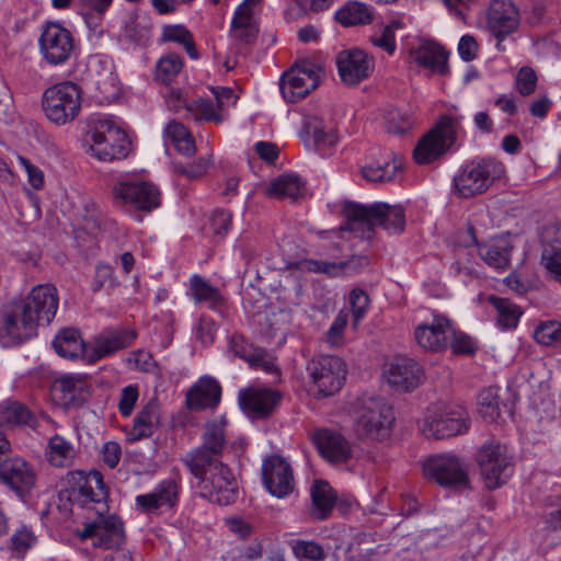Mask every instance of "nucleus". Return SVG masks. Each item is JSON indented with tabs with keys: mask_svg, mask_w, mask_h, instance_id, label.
Returning <instances> with one entry per match:
<instances>
[{
	"mask_svg": "<svg viewBox=\"0 0 561 561\" xmlns=\"http://www.w3.org/2000/svg\"><path fill=\"white\" fill-rule=\"evenodd\" d=\"M321 67L310 60H302L286 71L279 89L287 102L296 103L306 98L320 82Z\"/></svg>",
	"mask_w": 561,
	"mask_h": 561,
	"instance_id": "4468645a",
	"label": "nucleus"
},
{
	"mask_svg": "<svg viewBox=\"0 0 561 561\" xmlns=\"http://www.w3.org/2000/svg\"><path fill=\"white\" fill-rule=\"evenodd\" d=\"M160 424V407L157 400H150L137 414L131 430L133 439L151 436Z\"/></svg>",
	"mask_w": 561,
	"mask_h": 561,
	"instance_id": "72a5a7b5",
	"label": "nucleus"
},
{
	"mask_svg": "<svg viewBox=\"0 0 561 561\" xmlns=\"http://www.w3.org/2000/svg\"><path fill=\"white\" fill-rule=\"evenodd\" d=\"M148 30L142 25L138 18L130 15L124 24V35L133 42L139 43L147 37Z\"/></svg>",
	"mask_w": 561,
	"mask_h": 561,
	"instance_id": "774afa93",
	"label": "nucleus"
},
{
	"mask_svg": "<svg viewBox=\"0 0 561 561\" xmlns=\"http://www.w3.org/2000/svg\"><path fill=\"white\" fill-rule=\"evenodd\" d=\"M83 141L87 153L104 162L124 159L130 151L127 134L108 118L95 119Z\"/></svg>",
	"mask_w": 561,
	"mask_h": 561,
	"instance_id": "7ed1b4c3",
	"label": "nucleus"
},
{
	"mask_svg": "<svg viewBox=\"0 0 561 561\" xmlns=\"http://www.w3.org/2000/svg\"><path fill=\"white\" fill-rule=\"evenodd\" d=\"M328 207L334 210H404L410 207L408 204H388L385 202H376L370 205L359 204L348 198L341 197L335 201L329 202Z\"/></svg>",
	"mask_w": 561,
	"mask_h": 561,
	"instance_id": "de8ad7c7",
	"label": "nucleus"
},
{
	"mask_svg": "<svg viewBox=\"0 0 561 561\" xmlns=\"http://www.w3.org/2000/svg\"><path fill=\"white\" fill-rule=\"evenodd\" d=\"M137 336L135 330L124 327L108 328L93 340L89 360L94 363L133 344Z\"/></svg>",
	"mask_w": 561,
	"mask_h": 561,
	"instance_id": "412c9836",
	"label": "nucleus"
},
{
	"mask_svg": "<svg viewBox=\"0 0 561 561\" xmlns=\"http://www.w3.org/2000/svg\"><path fill=\"white\" fill-rule=\"evenodd\" d=\"M265 195L279 199L297 202L310 197L306 181L297 173H284L271 181Z\"/></svg>",
	"mask_w": 561,
	"mask_h": 561,
	"instance_id": "c85d7f7f",
	"label": "nucleus"
},
{
	"mask_svg": "<svg viewBox=\"0 0 561 561\" xmlns=\"http://www.w3.org/2000/svg\"><path fill=\"white\" fill-rule=\"evenodd\" d=\"M193 299L199 304H206L213 310H219L224 302L220 290L198 274H194L188 282Z\"/></svg>",
	"mask_w": 561,
	"mask_h": 561,
	"instance_id": "c9c22d12",
	"label": "nucleus"
},
{
	"mask_svg": "<svg viewBox=\"0 0 561 561\" xmlns=\"http://www.w3.org/2000/svg\"><path fill=\"white\" fill-rule=\"evenodd\" d=\"M38 324L20 299L5 304L0 310V341L5 346L25 342L37 334Z\"/></svg>",
	"mask_w": 561,
	"mask_h": 561,
	"instance_id": "6e6552de",
	"label": "nucleus"
},
{
	"mask_svg": "<svg viewBox=\"0 0 561 561\" xmlns=\"http://www.w3.org/2000/svg\"><path fill=\"white\" fill-rule=\"evenodd\" d=\"M180 491L181 485L175 480H162L152 491L137 495L135 507L146 515H159L162 512L172 511L179 504Z\"/></svg>",
	"mask_w": 561,
	"mask_h": 561,
	"instance_id": "2eb2a0df",
	"label": "nucleus"
},
{
	"mask_svg": "<svg viewBox=\"0 0 561 561\" xmlns=\"http://www.w3.org/2000/svg\"><path fill=\"white\" fill-rule=\"evenodd\" d=\"M477 461L489 490H495L506 483L513 471L505 448L493 440L482 445L478 451Z\"/></svg>",
	"mask_w": 561,
	"mask_h": 561,
	"instance_id": "ddd939ff",
	"label": "nucleus"
},
{
	"mask_svg": "<svg viewBox=\"0 0 561 561\" xmlns=\"http://www.w3.org/2000/svg\"><path fill=\"white\" fill-rule=\"evenodd\" d=\"M183 60L179 55L169 54L161 57L156 66V79L170 83L182 70Z\"/></svg>",
	"mask_w": 561,
	"mask_h": 561,
	"instance_id": "3c124183",
	"label": "nucleus"
},
{
	"mask_svg": "<svg viewBox=\"0 0 561 561\" xmlns=\"http://www.w3.org/2000/svg\"><path fill=\"white\" fill-rule=\"evenodd\" d=\"M56 353L64 357L73 359L84 351V343L78 330L68 328L61 330L53 341Z\"/></svg>",
	"mask_w": 561,
	"mask_h": 561,
	"instance_id": "ea45409f",
	"label": "nucleus"
},
{
	"mask_svg": "<svg viewBox=\"0 0 561 561\" xmlns=\"http://www.w3.org/2000/svg\"><path fill=\"white\" fill-rule=\"evenodd\" d=\"M238 399L240 408L248 416L262 419L273 412L280 396L277 391L267 388H248L239 391Z\"/></svg>",
	"mask_w": 561,
	"mask_h": 561,
	"instance_id": "a878e982",
	"label": "nucleus"
},
{
	"mask_svg": "<svg viewBox=\"0 0 561 561\" xmlns=\"http://www.w3.org/2000/svg\"><path fill=\"white\" fill-rule=\"evenodd\" d=\"M96 89L104 95V98H114L119 92L118 81L112 70H105L99 75L95 80Z\"/></svg>",
	"mask_w": 561,
	"mask_h": 561,
	"instance_id": "052dcab7",
	"label": "nucleus"
},
{
	"mask_svg": "<svg viewBox=\"0 0 561 561\" xmlns=\"http://www.w3.org/2000/svg\"><path fill=\"white\" fill-rule=\"evenodd\" d=\"M210 167V161L206 158H199L196 162L188 165L175 164L174 169L188 180H197L206 174Z\"/></svg>",
	"mask_w": 561,
	"mask_h": 561,
	"instance_id": "bf43d9fd",
	"label": "nucleus"
},
{
	"mask_svg": "<svg viewBox=\"0 0 561 561\" xmlns=\"http://www.w3.org/2000/svg\"><path fill=\"white\" fill-rule=\"evenodd\" d=\"M448 346H450L454 353L457 354H473L476 351V346L471 337L462 332H457L454 328Z\"/></svg>",
	"mask_w": 561,
	"mask_h": 561,
	"instance_id": "338daca9",
	"label": "nucleus"
},
{
	"mask_svg": "<svg viewBox=\"0 0 561 561\" xmlns=\"http://www.w3.org/2000/svg\"><path fill=\"white\" fill-rule=\"evenodd\" d=\"M0 419L13 425H28L33 427L36 420L32 412L22 403L9 402L0 407Z\"/></svg>",
	"mask_w": 561,
	"mask_h": 561,
	"instance_id": "09e8293b",
	"label": "nucleus"
},
{
	"mask_svg": "<svg viewBox=\"0 0 561 561\" xmlns=\"http://www.w3.org/2000/svg\"><path fill=\"white\" fill-rule=\"evenodd\" d=\"M541 263L553 280L561 285V248H547L542 251Z\"/></svg>",
	"mask_w": 561,
	"mask_h": 561,
	"instance_id": "6e6d98bb",
	"label": "nucleus"
},
{
	"mask_svg": "<svg viewBox=\"0 0 561 561\" xmlns=\"http://www.w3.org/2000/svg\"><path fill=\"white\" fill-rule=\"evenodd\" d=\"M414 61L432 72L446 75L448 72L447 51L433 41L423 42L417 48L411 50Z\"/></svg>",
	"mask_w": 561,
	"mask_h": 561,
	"instance_id": "473e14b6",
	"label": "nucleus"
},
{
	"mask_svg": "<svg viewBox=\"0 0 561 561\" xmlns=\"http://www.w3.org/2000/svg\"><path fill=\"white\" fill-rule=\"evenodd\" d=\"M489 301L497 312V325L501 329L511 330L516 328L522 316V311L518 306L513 304L507 298H501L495 296H491L489 298Z\"/></svg>",
	"mask_w": 561,
	"mask_h": 561,
	"instance_id": "c03bdc74",
	"label": "nucleus"
},
{
	"mask_svg": "<svg viewBox=\"0 0 561 561\" xmlns=\"http://www.w3.org/2000/svg\"><path fill=\"white\" fill-rule=\"evenodd\" d=\"M39 54L51 66L66 64L75 51V38L71 32L58 22L43 25L38 37Z\"/></svg>",
	"mask_w": 561,
	"mask_h": 561,
	"instance_id": "f8f14e48",
	"label": "nucleus"
},
{
	"mask_svg": "<svg viewBox=\"0 0 561 561\" xmlns=\"http://www.w3.org/2000/svg\"><path fill=\"white\" fill-rule=\"evenodd\" d=\"M138 396L137 386L130 385L123 388L118 402V411L123 416H129L131 414Z\"/></svg>",
	"mask_w": 561,
	"mask_h": 561,
	"instance_id": "0e129e2a",
	"label": "nucleus"
},
{
	"mask_svg": "<svg viewBox=\"0 0 561 561\" xmlns=\"http://www.w3.org/2000/svg\"><path fill=\"white\" fill-rule=\"evenodd\" d=\"M369 297L363 289H353L350 294V304L352 307L353 325L356 328L359 322L364 319L368 307Z\"/></svg>",
	"mask_w": 561,
	"mask_h": 561,
	"instance_id": "864d4df0",
	"label": "nucleus"
},
{
	"mask_svg": "<svg viewBox=\"0 0 561 561\" xmlns=\"http://www.w3.org/2000/svg\"><path fill=\"white\" fill-rule=\"evenodd\" d=\"M115 198L138 210H151L161 205L159 188L148 182H121L114 187Z\"/></svg>",
	"mask_w": 561,
	"mask_h": 561,
	"instance_id": "aec40b11",
	"label": "nucleus"
},
{
	"mask_svg": "<svg viewBox=\"0 0 561 561\" xmlns=\"http://www.w3.org/2000/svg\"><path fill=\"white\" fill-rule=\"evenodd\" d=\"M20 300L38 327L49 324L54 320L59 305L58 290L51 284L34 286Z\"/></svg>",
	"mask_w": 561,
	"mask_h": 561,
	"instance_id": "dca6fc26",
	"label": "nucleus"
},
{
	"mask_svg": "<svg viewBox=\"0 0 561 561\" xmlns=\"http://www.w3.org/2000/svg\"><path fill=\"white\" fill-rule=\"evenodd\" d=\"M76 458L73 444L61 435H54L47 446V459L55 467L70 466Z\"/></svg>",
	"mask_w": 561,
	"mask_h": 561,
	"instance_id": "37998d69",
	"label": "nucleus"
},
{
	"mask_svg": "<svg viewBox=\"0 0 561 561\" xmlns=\"http://www.w3.org/2000/svg\"><path fill=\"white\" fill-rule=\"evenodd\" d=\"M307 373L318 396L329 397L342 388L346 376V366L337 356L321 355L308 363Z\"/></svg>",
	"mask_w": 561,
	"mask_h": 561,
	"instance_id": "9b49d317",
	"label": "nucleus"
},
{
	"mask_svg": "<svg viewBox=\"0 0 561 561\" xmlns=\"http://www.w3.org/2000/svg\"><path fill=\"white\" fill-rule=\"evenodd\" d=\"M339 75L347 85H356L374 70V59L362 49L343 50L336 56Z\"/></svg>",
	"mask_w": 561,
	"mask_h": 561,
	"instance_id": "5701e85b",
	"label": "nucleus"
},
{
	"mask_svg": "<svg viewBox=\"0 0 561 561\" xmlns=\"http://www.w3.org/2000/svg\"><path fill=\"white\" fill-rule=\"evenodd\" d=\"M294 557L298 561H324V548L313 540L294 539L288 542Z\"/></svg>",
	"mask_w": 561,
	"mask_h": 561,
	"instance_id": "49530a36",
	"label": "nucleus"
},
{
	"mask_svg": "<svg viewBox=\"0 0 561 561\" xmlns=\"http://www.w3.org/2000/svg\"><path fill=\"white\" fill-rule=\"evenodd\" d=\"M82 91L71 81L47 88L42 98L46 117L57 125H66L75 121L80 113Z\"/></svg>",
	"mask_w": 561,
	"mask_h": 561,
	"instance_id": "423d86ee",
	"label": "nucleus"
},
{
	"mask_svg": "<svg viewBox=\"0 0 561 561\" xmlns=\"http://www.w3.org/2000/svg\"><path fill=\"white\" fill-rule=\"evenodd\" d=\"M348 321V312L341 310L335 317L332 325L328 331V342L333 346H339L343 340V331Z\"/></svg>",
	"mask_w": 561,
	"mask_h": 561,
	"instance_id": "680f3d73",
	"label": "nucleus"
},
{
	"mask_svg": "<svg viewBox=\"0 0 561 561\" xmlns=\"http://www.w3.org/2000/svg\"><path fill=\"white\" fill-rule=\"evenodd\" d=\"M300 138L307 148L321 156L330 154L339 139L333 124L316 115L305 118Z\"/></svg>",
	"mask_w": 561,
	"mask_h": 561,
	"instance_id": "a211bd4d",
	"label": "nucleus"
},
{
	"mask_svg": "<svg viewBox=\"0 0 561 561\" xmlns=\"http://www.w3.org/2000/svg\"><path fill=\"white\" fill-rule=\"evenodd\" d=\"M312 515L319 520L327 519L335 505L336 493L324 480H317L311 486Z\"/></svg>",
	"mask_w": 561,
	"mask_h": 561,
	"instance_id": "f704fd0d",
	"label": "nucleus"
},
{
	"mask_svg": "<svg viewBox=\"0 0 561 561\" xmlns=\"http://www.w3.org/2000/svg\"><path fill=\"white\" fill-rule=\"evenodd\" d=\"M249 366L254 369H261L264 373L274 377L275 379H278L280 376L274 356L261 347L253 356V359L250 360Z\"/></svg>",
	"mask_w": 561,
	"mask_h": 561,
	"instance_id": "4d7b16f0",
	"label": "nucleus"
},
{
	"mask_svg": "<svg viewBox=\"0 0 561 561\" xmlns=\"http://www.w3.org/2000/svg\"><path fill=\"white\" fill-rule=\"evenodd\" d=\"M302 268L312 273H322L329 276H336L340 274L341 265L335 262H327L321 260H305L301 262Z\"/></svg>",
	"mask_w": 561,
	"mask_h": 561,
	"instance_id": "69168bd1",
	"label": "nucleus"
},
{
	"mask_svg": "<svg viewBox=\"0 0 561 561\" xmlns=\"http://www.w3.org/2000/svg\"><path fill=\"white\" fill-rule=\"evenodd\" d=\"M453 327L450 321L442 316H434L432 322L422 323L414 330L417 344L428 351H444L449 345Z\"/></svg>",
	"mask_w": 561,
	"mask_h": 561,
	"instance_id": "393cba45",
	"label": "nucleus"
},
{
	"mask_svg": "<svg viewBox=\"0 0 561 561\" xmlns=\"http://www.w3.org/2000/svg\"><path fill=\"white\" fill-rule=\"evenodd\" d=\"M388 382L398 391H412L422 381L423 369L417 362L412 358L398 356L394 357L385 370Z\"/></svg>",
	"mask_w": 561,
	"mask_h": 561,
	"instance_id": "b1692460",
	"label": "nucleus"
},
{
	"mask_svg": "<svg viewBox=\"0 0 561 561\" xmlns=\"http://www.w3.org/2000/svg\"><path fill=\"white\" fill-rule=\"evenodd\" d=\"M542 251L547 248H561V224L551 222L542 228L540 233Z\"/></svg>",
	"mask_w": 561,
	"mask_h": 561,
	"instance_id": "e2e57ef3",
	"label": "nucleus"
},
{
	"mask_svg": "<svg viewBox=\"0 0 561 561\" xmlns=\"http://www.w3.org/2000/svg\"><path fill=\"white\" fill-rule=\"evenodd\" d=\"M414 121L411 115L401 110H391L385 116L387 131L401 135L412 128Z\"/></svg>",
	"mask_w": 561,
	"mask_h": 561,
	"instance_id": "603ef678",
	"label": "nucleus"
},
{
	"mask_svg": "<svg viewBox=\"0 0 561 561\" xmlns=\"http://www.w3.org/2000/svg\"><path fill=\"white\" fill-rule=\"evenodd\" d=\"M260 2L261 0H243L236 9L230 30V34L234 39L244 44L255 42L259 28L253 19L252 8Z\"/></svg>",
	"mask_w": 561,
	"mask_h": 561,
	"instance_id": "7c9ffc66",
	"label": "nucleus"
},
{
	"mask_svg": "<svg viewBox=\"0 0 561 561\" xmlns=\"http://www.w3.org/2000/svg\"><path fill=\"white\" fill-rule=\"evenodd\" d=\"M260 347L253 346L242 335H232L229 337L228 352L233 356L245 360L248 364L259 351Z\"/></svg>",
	"mask_w": 561,
	"mask_h": 561,
	"instance_id": "5fc2aeb1",
	"label": "nucleus"
},
{
	"mask_svg": "<svg viewBox=\"0 0 561 561\" xmlns=\"http://www.w3.org/2000/svg\"><path fill=\"white\" fill-rule=\"evenodd\" d=\"M394 415L379 397L362 398L354 412L353 431L359 439L382 440L389 437Z\"/></svg>",
	"mask_w": 561,
	"mask_h": 561,
	"instance_id": "20e7f679",
	"label": "nucleus"
},
{
	"mask_svg": "<svg viewBox=\"0 0 561 561\" xmlns=\"http://www.w3.org/2000/svg\"><path fill=\"white\" fill-rule=\"evenodd\" d=\"M537 85V75L530 67H523L516 76V89L522 95H530Z\"/></svg>",
	"mask_w": 561,
	"mask_h": 561,
	"instance_id": "13d9d810",
	"label": "nucleus"
},
{
	"mask_svg": "<svg viewBox=\"0 0 561 561\" xmlns=\"http://www.w3.org/2000/svg\"><path fill=\"white\" fill-rule=\"evenodd\" d=\"M346 227L341 226L339 231L356 230L362 226L370 229L379 226L390 233L402 232L405 225L404 213H352Z\"/></svg>",
	"mask_w": 561,
	"mask_h": 561,
	"instance_id": "cd10ccee",
	"label": "nucleus"
},
{
	"mask_svg": "<svg viewBox=\"0 0 561 561\" xmlns=\"http://www.w3.org/2000/svg\"><path fill=\"white\" fill-rule=\"evenodd\" d=\"M75 484L69 499L82 507L95 510V517L88 518L79 531L81 539H92L94 547L119 548L125 541L123 520L115 514H107V490L101 472L93 470L89 476L79 471L69 474Z\"/></svg>",
	"mask_w": 561,
	"mask_h": 561,
	"instance_id": "f03ea898",
	"label": "nucleus"
},
{
	"mask_svg": "<svg viewBox=\"0 0 561 561\" xmlns=\"http://www.w3.org/2000/svg\"><path fill=\"white\" fill-rule=\"evenodd\" d=\"M37 537L33 529L26 525L18 527L3 547L9 557L15 560H22L25 554L35 546Z\"/></svg>",
	"mask_w": 561,
	"mask_h": 561,
	"instance_id": "4c0bfd02",
	"label": "nucleus"
},
{
	"mask_svg": "<svg viewBox=\"0 0 561 561\" xmlns=\"http://www.w3.org/2000/svg\"><path fill=\"white\" fill-rule=\"evenodd\" d=\"M221 397V387L213 377H202L187 392L186 404L190 410L214 409Z\"/></svg>",
	"mask_w": 561,
	"mask_h": 561,
	"instance_id": "c756f323",
	"label": "nucleus"
},
{
	"mask_svg": "<svg viewBox=\"0 0 561 561\" xmlns=\"http://www.w3.org/2000/svg\"><path fill=\"white\" fill-rule=\"evenodd\" d=\"M335 20L344 26L366 25L373 22V9L358 1H350L335 12Z\"/></svg>",
	"mask_w": 561,
	"mask_h": 561,
	"instance_id": "e433bc0d",
	"label": "nucleus"
},
{
	"mask_svg": "<svg viewBox=\"0 0 561 561\" xmlns=\"http://www.w3.org/2000/svg\"><path fill=\"white\" fill-rule=\"evenodd\" d=\"M461 131L460 119L453 116H442L417 142L413 158L419 164L431 163L443 156L457 140Z\"/></svg>",
	"mask_w": 561,
	"mask_h": 561,
	"instance_id": "0eeeda50",
	"label": "nucleus"
},
{
	"mask_svg": "<svg viewBox=\"0 0 561 561\" xmlns=\"http://www.w3.org/2000/svg\"><path fill=\"white\" fill-rule=\"evenodd\" d=\"M36 474L33 467L21 457H5L0 462V483L13 491L19 497L27 495L35 485Z\"/></svg>",
	"mask_w": 561,
	"mask_h": 561,
	"instance_id": "f3484780",
	"label": "nucleus"
},
{
	"mask_svg": "<svg viewBox=\"0 0 561 561\" xmlns=\"http://www.w3.org/2000/svg\"><path fill=\"white\" fill-rule=\"evenodd\" d=\"M313 440L320 455L331 463H345L353 456L350 442L335 431L320 430Z\"/></svg>",
	"mask_w": 561,
	"mask_h": 561,
	"instance_id": "bb28decb",
	"label": "nucleus"
},
{
	"mask_svg": "<svg viewBox=\"0 0 561 561\" xmlns=\"http://www.w3.org/2000/svg\"><path fill=\"white\" fill-rule=\"evenodd\" d=\"M262 478L273 496L282 499L294 490L293 469L287 460L278 455H272L263 461Z\"/></svg>",
	"mask_w": 561,
	"mask_h": 561,
	"instance_id": "6ab92c4d",
	"label": "nucleus"
},
{
	"mask_svg": "<svg viewBox=\"0 0 561 561\" xmlns=\"http://www.w3.org/2000/svg\"><path fill=\"white\" fill-rule=\"evenodd\" d=\"M486 25L495 38H506L517 31L520 14L511 0H493L488 10Z\"/></svg>",
	"mask_w": 561,
	"mask_h": 561,
	"instance_id": "4be33fe9",
	"label": "nucleus"
},
{
	"mask_svg": "<svg viewBox=\"0 0 561 561\" xmlns=\"http://www.w3.org/2000/svg\"><path fill=\"white\" fill-rule=\"evenodd\" d=\"M512 248L505 241L486 244L480 248L482 260L492 267L505 268L510 264Z\"/></svg>",
	"mask_w": 561,
	"mask_h": 561,
	"instance_id": "a18cd8bd",
	"label": "nucleus"
},
{
	"mask_svg": "<svg viewBox=\"0 0 561 561\" xmlns=\"http://www.w3.org/2000/svg\"><path fill=\"white\" fill-rule=\"evenodd\" d=\"M505 409L506 404L500 398V388L489 387L481 390L478 397V411L485 422L497 421Z\"/></svg>",
	"mask_w": 561,
	"mask_h": 561,
	"instance_id": "58836bf2",
	"label": "nucleus"
},
{
	"mask_svg": "<svg viewBox=\"0 0 561 561\" xmlns=\"http://www.w3.org/2000/svg\"><path fill=\"white\" fill-rule=\"evenodd\" d=\"M165 141L172 144L176 151L190 157L195 153L196 146L187 128L176 121H171L164 129Z\"/></svg>",
	"mask_w": 561,
	"mask_h": 561,
	"instance_id": "79ce46f5",
	"label": "nucleus"
},
{
	"mask_svg": "<svg viewBox=\"0 0 561 561\" xmlns=\"http://www.w3.org/2000/svg\"><path fill=\"white\" fill-rule=\"evenodd\" d=\"M402 168V160L392 157L391 160L376 161L362 168V175L365 180L374 183L392 181Z\"/></svg>",
	"mask_w": 561,
	"mask_h": 561,
	"instance_id": "a19ab883",
	"label": "nucleus"
},
{
	"mask_svg": "<svg viewBox=\"0 0 561 561\" xmlns=\"http://www.w3.org/2000/svg\"><path fill=\"white\" fill-rule=\"evenodd\" d=\"M469 426V416L463 408L439 405L427 410L422 432L427 437L443 439L465 434Z\"/></svg>",
	"mask_w": 561,
	"mask_h": 561,
	"instance_id": "1a4fd4ad",
	"label": "nucleus"
},
{
	"mask_svg": "<svg viewBox=\"0 0 561 561\" xmlns=\"http://www.w3.org/2000/svg\"><path fill=\"white\" fill-rule=\"evenodd\" d=\"M426 479L444 488H468L469 472L467 465L457 455L444 453L428 457L423 463Z\"/></svg>",
	"mask_w": 561,
	"mask_h": 561,
	"instance_id": "9d476101",
	"label": "nucleus"
},
{
	"mask_svg": "<svg viewBox=\"0 0 561 561\" xmlns=\"http://www.w3.org/2000/svg\"><path fill=\"white\" fill-rule=\"evenodd\" d=\"M534 339L543 346L561 345V322L548 320L539 323L534 331Z\"/></svg>",
	"mask_w": 561,
	"mask_h": 561,
	"instance_id": "8fccbe9b",
	"label": "nucleus"
},
{
	"mask_svg": "<svg viewBox=\"0 0 561 561\" xmlns=\"http://www.w3.org/2000/svg\"><path fill=\"white\" fill-rule=\"evenodd\" d=\"M224 424L207 423L203 444L182 457V462L196 479L199 495L219 505H229L237 500L238 485L231 470L221 462L225 448Z\"/></svg>",
	"mask_w": 561,
	"mask_h": 561,
	"instance_id": "f257e3e1",
	"label": "nucleus"
},
{
	"mask_svg": "<svg viewBox=\"0 0 561 561\" xmlns=\"http://www.w3.org/2000/svg\"><path fill=\"white\" fill-rule=\"evenodd\" d=\"M54 397L67 408H77L83 404L88 397L84 380L79 376H62L55 380L51 387Z\"/></svg>",
	"mask_w": 561,
	"mask_h": 561,
	"instance_id": "2f4dec72",
	"label": "nucleus"
},
{
	"mask_svg": "<svg viewBox=\"0 0 561 561\" xmlns=\"http://www.w3.org/2000/svg\"><path fill=\"white\" fill-rule=\"evenodd\" d=\"M505 172L502 162L493 158L474 159L466 162L454 176L459 196L470 198L485 193Z\"/></svg>",
	"mask_w": 561,
	"mask_h": 561,
	"instance_id": "39448f33",
	"label": "nucleus"
}]
</instances>
